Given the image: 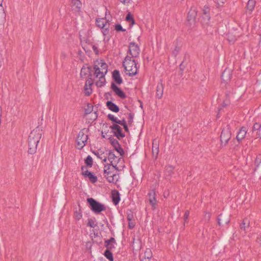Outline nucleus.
<instances>
[{"label":"nucleus","mask_w":261,"mask_h":261,"mask_svg":"<svg viewBox=\"0 0 261 261\" xmlns=\"http://www.w3.org/2000/svg\"><path fill=\"white\" fill-rule=\"evenodd\" d=\"M42 136V130L36 128L33 130L28 139L29 150L28 152L30 154L34 153L37 149V147Z\"/></svg>","instance_id":"nucleus-1"},{"label":"nucleus","mask_w":261,"mask_h":261,"mask_svg":"<svg viewBox=\"0 0 261 261\" xmlns=\"http://www.w3.org/2000/svg\"><path fill=\"white\" fill-rule=\"evenodd\" d=\"M118 167H115L110 164H104L103 175L109 182L115 183L118 180L119 176L117 174Z\"/></svg>","instance_id":"nucleus-2"},{"label":"nucleus","mask_w":261,"mask_h":261,"mask_svg":"<svg viewBox=\"0 0 261 261\" xmlns=\"http://www.w3.org/2000/svg\"><path fill=\"white\" fill-rule=\"evenodd\" d=\"M127 74L129 76H133L137 73V68L136 63L134 60H132L131 57L127 55L123 63Z\"/></svg>","instance_id":"nucleus-3"},{"label":"nucleus","mask_w":261,"mask_h":261,"mask_svg":"<svg viewBox=\"0 0 261 261\" xmlns=\"http://www.w3.org/2000/svg\"><path fill=\"white\" fill-rule=\"evenodd\" d=\"M94 69L95 70L94 75L103 76L108 71V66L106 63L103 61H96L94 65Z\"/></svg>","instance_id":"nucleus-4"},{"label":"nucleus","mask_w":261,"mask_h":261,"mask_svg":"<svg viewBox=\"0 0 261 261\" xmlns=\"http://www.w3.org/2000/svg\"><path fill=\"white\" fill-rule=\"evenodd\" d=\"M96 23L98 27L102 29V32L104 36L108 34L110 25L109 19L107 20L106 17H97Z\"/></svg>","instance_id":"nucleus-5"},{"label":"nucleus","mask_w":261,"mask_h":261,"mask_svg":"<svg viewBox=\"0 0 261 261\" xmlns=\"http://www.w3.org/2000/svg\"><path fill=\"white\" fill-rule=\"evenodd\" d=\"M87 201L91 206V210L95 213L98 214L106 210V207L103 204L97 202L92 198H88Z\"/></svg>","instance_id":"nucleus-6"},{"label":"nucleus","mask_w":261,"mask_h":261,"mask_svg":"<svg viewBox=\"0 0 261 261\" xmlns=\"http://www.w3.org/2000/svg\"><path fill=\"white\" fill-rule=\"evenodd\" d=\"M231 137V133L230 130V126L228 125H227L225 127H224L222 132L220 136L221 143H224V145L226 144L228 142V140L230 139Z\"/></svg>","instance_id":"nucleus-7"},{"label":"nucleus","mask_w":261,"mask_h":261,"mask_svg":"<svg viewBox=\"0 0 261 261\" xmlns=\"http://www.w3.org/2000/svg\"><path fill=\"white\" fill-rule=\"evenodd\" d=\"M248 128L247 127L245 126H242L238 132L236 138L237 140V141L239 143H240L243 139H244L245 138L249 139L251 137H252L250 133H248Z\"/></svg>","instance_id":"nucleus-8"},{"label":"nucleus","mask_w":261,"mask_h":261,"mask_svg":"<svg viewBox=\"0 0 261 261\" xmlns=\"http://www.w3.org/2000/svg\"><path fill=\"white\" fill-rule=\"evenodd\" d=\"M107 159L110 162L109 164H110L115 167H117L118 163L123 162V159L118 156H117L113 152H109L108 155H107Z\"/></svg>","instance_id":"nucleus-9"},{"label":"nucleus","mask_w":261,"mask_h":261,"mask_svg":"<svg viewBox=\"0 0 261 261\" xmlns=\"http://www.w3.org/2000/svg\"><path fill=\"white\" fill-rule=\"evenodd\" d=\"M88 140V135L85 134L83 130L80 131L77 137V145L79 149L82 148Z\"/></svg>","instance_id":"nucleus-10"},{"label":"nucleus","mask_w":261,"mask_h":261,"mask_svg":"<svg viewBox=\"0 0 261 261\" xmlns=\"http://www.w3.org/2000/svg\"><path fill=\"white\" fill-rule=\"evenodd\" d=\"M140 48L138 45L134 42H131L129 45V54L132 58H137L140 54Z\"/></svg>","instance_id":"nucleus-11"},{"label":"nucleus","mask_w":261,"mask_h":261,"mask_svg":"<svg viewBox=\"0 0 261 261\" xmlns=\"http://www.w3.org/2000/svg\"><path fill=\"white\" fill-rule=\"evenodd\" d=\"M111 89L115 93V94L120 98H124L126 97V95L125 93L121 90L120 88L117 86L115 83H112Z\"/></svg>","instance_id":"nucleus-12"},{"label":"nucleus","mask_w":261,"mask_h":261,"mask_svg":"<svg viewBox=\"0 0 261 261\" xmlns=\"http://www.w3.org/2000/svg\"><path fill=\"white\" fill-rule=\"evenodd\" d=\"M108 118H109V119L115 122L116 123L122 125L126 131L128 130V128L126 125L125 121L124 120H120L118 119L117 117H115L112 114H109Z\"/></svg>","instance_id":"nucleus-13"},{"label":"nucleus","mask_w":261,"mask_h":261,"mask_svg":"<svg viewBox=\"0 0 261 261\" xmlns=\"http://www.w3.org/2000/svg\"><path fill=\"white\" fill-rule=\"evenodd\" d=\"M159 151V141L155 139L152 142V152L153 156L156 159Z\"/></svg>","instance_id":"nucleus-14"},{"label":"nucleus","mask_w":261,"mask_h":261,"mask_svg":"<svg viewBox=\"0 0 261 261\" xmlns=\"http://www.w3.org/2000/svg\"><path fill=\"white\" fill-rule=\"evenodd\" d=\"M110 128L117 137H123L124 136V135L122 133V129L121 127L118 124H114L110 126Z\"/></svg>","instance_id":"nucleus-15"},{"label":"nucleus","mask_w":261,"mask_h":261,"mask_svg":"<svg viewBox=\"0 0 261 261\" xmlns=\"http://www.w3.org/2000/svg\"><path fill=\"white\" fill-rule=\"evenodd\" d=\"M112 77L114 81L116 82V84L118 85H120L122 83V79L120 76V74L119 71L117 70H115L113 72Z\"/></svg>","instance_id":"nucleus-16"},{"label":"nucleus","mask_w":261,"mask_h":261,"mask_svg":"<svg viewBox=\"0 0 261 261\" xmlns=\"http://www.w3.org/2000/svg\"><path fill=\"white\" fill-rule=\"evenodd\" d=\"M155 192L152 191L148 193V200L153 209L155 208L156 200L155 197Z\"/></svg>","instance_id":"nucleus-17"},{"label":"nucleus","mask_w":261,"mask_h":261,"mask_svg":"<svg viewBox=\"0 0 261 261\" xmlns=\"http://www.w3.org/2000/svg\"><path fill=\"white\" fill-rule=\"evenodd\" d=\"M256 2L255 0L248 1L246 7V10L247 13H248L249 14H250L253 10L256 5Z\"/></svg>","instance_id":"nucleus-18"},{"label":"nucleus","mask_w":261,"mask_h":261,"mask_svg":"<svg viewBox=\"0 0 261 261\" xmlns=\"http://www.w3.org/2000/svg\"><path fill=\"white\" fill-rule=\"evenodd\" d=\"M255 133L256 136L261 138V123H255L252 128V133Z\"/></svg>","instance_id":"nucleus-19"},{"label":"nucleus","mask_w":261,"mask_h":261,"mask_svg":"<svg viewBox=\"0 0 261 261\" xmlns=\"http://www.w3.org/2000/svg\"><path fill=\"white\" fill-rule=\"evenodd\" d=\"M115 240L113 238H111L110 240H106L105 242V246L108 250H110L115 248Z\"/></svg>","instance_id":"nucleus-20"},{"label":"nucleus","mask_w":261,"mask_h":261,"mask_svg":"<svg viewBox=\"0 0 261 261\" xmlns=\"http://www.w3.org/2000/svg\"><path fill=\"white\" fill-rule=\"evenodd\" d=\"M95 154L100 159L102 160L104 163L107 160V153H105L102 150H99L95 153Z\"/></svg>","instance_id":"nucleus-21"},{"label":"nucleus","mask_w":261,"mask_h":261,"mask_svg":"<svg viewBox=\"0 0 261 261\" xmlns=\"http://www.w3.org/2000/svg\"><path fill=\"white\" fill-rule=\"evenodd\" d=\"M95 77L99 78V80L97 81H96V82H95V84L97 87H101L105 84L106 80H105V75H103V76L97 75V76H95Z\"/></svg>","instance_id":"nucleus-22"},{"label":"nucleus","mask_w":261,"mask_h":261,"mask_svg":"<svg viewBox=\"0 0 261 261\" xmlns=\"http://www.w3.org/2000/svg\"><path fill=\"white\" fill-rule=\"evenodd\" d=\"M107 106L113 112H118L119 110L118 107L111 101H108L107 102Z\"/></svg>","instance_id":"nucleus-23"},{"label":"nucleus","mask_w":261,"mask_h":261,"mask_svg":"<svg viewBox=\"0 0 261 261\" xmlns=\"http://www.w3.org/2000/svg\"><path fill=\"white\" fill-rule=\"evenodd\" d=\"M163 89L164 88L162 84L160 83L157 85L156 93V96L159 98H161L162 97L163 94Z\"/></svg>","instance_id":"nucleus-24"},{"label":"nucleus","mask_w":261,"mask_h":261,"mask_svg":"<svg viewBox=\"0 0 261 261\" xmlns=\"http://www.w3.org/2000/svg\"><path fill=\"white\" fill-rule=\"evenodd\" d=\"M114 146H115V149L117 153L119 154L120 156H122L124 153V151L121 147L119 146L118 141H115L113 142Z\"/></svg>","instance_id":"nucleus-25"},{"label":"nucleus","mask_w":261,"mask_h":261,"mask_svg":"<svg viewBox=\"0 0 261 261\" xmlns=\"http://www.w3.org/2000/svg\"><path fill=\"white\" fill-rule=\"evenodd\" d=\"M225 217L224 216H223L222 215H220L218 218V223L219 225H221L222 223H225V224H227L229 220V219L228 218H226L225 219Z\"/></svg>","instance_id":"nucleus-26"},{"label":"nucleus","mask_w":261,"mask_h":261,"mask_svg":"<svg viewBox=\"0 0 261 261\" xmlns=\"http://www.w3.org/2000/svg\"><path fill=\"white\" fill-rule=\"evenodd\" d=\"M112 198H113V203L115 205H117L119 203V200H120V198H119V196L118 192H116L115 193H113Z\"/></svg>","instance_id":"nucleus-27"},{"label":"nucleus","mask_w":261,"mask_h":261,"mask_svg":"<svg viewBox=\"0 0 261 261\" xmlns=\"http://www.w3.org/2000/svg\"><path fill=\"white\" fill-rule=\"evenodd\" d=\"M152 256L151 250L150 249H146L144 252L145 259H149Z\"/></svg>","instance_id":"nucleus-28"},{"label":"nucleus","mask_w":261,"mask_h":261,"mask_svg":"<svg viewBox=\"0 0 261 261\" xmlns=\"http://www.w3.org/2000/svg\"><path fill=\"white\" fill-rule=\"evenodd\" d=\"M90 71V70L88 67H84L81 69V75L82 77L85 76H86V74H87L88 73H89Z\"/></svg>","instance_id":"nucleus-29"},{"label":"nucleus","mask_w":261,"mask_h":261,"mask_svg":"<svg viewBox=\"0 0 261 261\" xmlns=\"http://www.w3.org/2000/svg\"><path fill=\"white\" fill-rule=\"evenodd\" d=\"M82 217V212L80 210L76 211L74 213V218L76 220H80Z\"/></svg>","instance_id":"nucleus-30"},{"label":"nucleus","mask_w":261,"mask_h":261,"mask_svg":"<svg viewBox=\"0 0 261 261\" xmlns=\"http://www.w3.org/2000/svg\"><path fill=\"white\" fill-rule=\"evenodd\" d=\"M105 256L110 260L113 261V257L112 252L110 250L107 249L105 252Z\"/></svg>","instance_id":"nucleus-31"},{"label":"nucleus","mask_w":261,"mask_h":261,"mask_svg":"<svg viewBox=\"0 0 261 261\" xmlns=\"http://www.w3.org/2000/svg\"><path fill=\"white\" fill-rule=\"evenodd\" d=\"M249 221L247 219H245L243 220L242 223L241 224V228L242 229H243L244 230H246V227H248L249 226Z\"/></svg>","instance_id":"nucleus-32"},{"label":"nucleus","mask_w":261,"mask_h":261,"mask_svg":"<svg viewBox=\"0 0 261 261\" xmlns=\"http://www.w3.org/2000/svg\"><path fill=\"white\" fill-rule=\"evenodd\" d=\"M173 170V167L172 166H168L165 169V174L167 176H170Z\"/></svg>","instance_id":"nucleus-33"},{"label":"nucleus","mask_w":261,"mask_h":261,"mask_svg":"<svg viewBox=\"0 0 261 261\" xmlns=\"http://www.w3.org/2000/svg\"><path fill=\"white\" fill-rule=\"evenodd\" d=\"M87 177H88L89 180L93 183L97 181V177L91 172L88 173Z\"/></svg>","instance_id":"nucleus-34"},{"label":"nucleus","mask_w":261,"mask_h":261,"mask_svg":"<svg viewBox=\"0 0 261 261\" xmlns=\"http://www.w3.org/2000/svg\"><path fill=\"white\" fill-rule=\"evenodd\" d=\"M85 163L87 165L91 166L93 164L92 158L90 155H88L85 160Z\"/></svg>","instance_id":"nucleus-35"},{"label":"nucleus","mask_w":261,"mask_h":261,"mask_svg":"<svg viewBox=\"0 0 261 261\" xmlns=\"http://www.w3.org/2000/svg\"><path fill=\"white\" fill-rule=\"evenodd\" d=\"M195 22V17H188L187 19V24L189 26L193 25Z\"/></svg>","instance_id":"nucleus-36"},{"label":"nucleus","mask_w":261,"mask_h":261,"mask_svg":"<svg viewBox=\"0 0 261 261\" xmlns=\"http://www.w3.org/2000/svg\"><path fill=\"white\" fill-rule=\"evenodd\" d=\"M85 92L86 95H90L92 92V90L91 89V87H89L88 86L85 85Z\"/></svg>","instance_id":"nucleus-37"},{"label":"nucleus","mask_w":261,"mask_h":261,"mask_svg":"<svg viewBox=\"0 0 261 261\" xmlns=\"http://www.w3.org/2000/svg\"><path fill=\"white\" fill-rule=\"evenodd\" d=\"M82 174L86 177H87V176H88V173H90V172H89L87 168L86 167H82Z\"/></svg>","instance_id":"nucleus-38"},{"label":"nucleus","mask_w":261,"mask_h":261,"mask_svg":"<svg viewBox=\"0 0 261 261\" xmlns=\"http://www.w3.org/2000/svg\"><path fill=\"white\" fill-rule=\"evenodd\" d=\"M87 225L88 226H90L91 228H94L96 225L95 223V221L92 219H88Z\"/></svg>","instance_id":"nucleus-39"},{"label":"nucleus","mask_w":261,"mask_h":261,"mask_svg":"<svg viewBox=\"0 0 261 261\" xmlns=\"http://www.w3.org/2000/svg\"><path fill=\"white\" fill-rule=\"evenodd\" d=\"M92 111V106L88 105L87 106V108L85 109V114H90Z\"/></svg>","instance_id":"nucleus-40"},{"label":"nucleus","mask_w":261,"mask_h":261,"mask_svg":"<svg viewBox=\"0 0 261 261\" xmlns=\"http://www.w3.org/2000/svg\"><path fill=\"white\" fill-rule=\"evenodd\" d=\"M93 83V80L90 77V78L88 79L87 80V81H86V82L85 85H86L88 86L89 87H91V86L92 85Z\"/></svg>","instance_id":"nucleus-41"},{"label":"nucleus","mask_w":261,"mask_h":261,"mask_svg":"<svg viewBox=\"0 0 261 261\" xmlns=\"http://www.w3.org/2000/svg\"><path fill=\"white\" fill-rule=\"evenodd\" d=\"M93 83V80L90 77V78L88 79L87 80V81H86V82L85 85H86L88 86L89 87H91V86L92 85Z\"/></svg>","instance_id":"nucleus-42"},{"label":"nucleus","mask_w":261,"mask_h":261,"mask_svg":"<svg viewBox=\"0 0 261 261\" xmlns=\"http://www.w3.org/2000/svg\"><path fill=\"white\" fill-rule=\"evenodd\" d=\"M196 12H195V9L193 10L191 9L189 12L188 14V16H194L195 15H196Z\"/></svg>","instance_id":"nucleus-43"},{"label":"nucleus","mask_w":261,"mask_h":261,"mask_svg":"<svg viewBox=\"0 0 261 261\" xmlns=\"http://www.w3.org/2000/svg\"><path fill=\"white\" fill-rule=\"evenodd\" d=\"M115 30L117 31H125V30L123 29L121 25L119 24L115 25Z\"/></svg>","instance_id":"nucleus-44"},{"label":"nucleus","mask_w":261,"mask_h":261,"mask_svg":"<svg viewBox=\"0 0 261 261\" xmlns=\"http://www.w3.org/2000/svg\"><path fill=\"white\" fill-rule=\"evenodd\" d=\"M229 72L228 71H227L226 70H225L224 71V72L223 73V74H222V77L223 79V80L224 81H227L228 80L229 78L228 77V79H225V75H229Z\"/></svg>","instance_id":"nucleus-45"},{"label":"nucleus","mask_w":261,"mask_h":261,"mask_svg":"<svg viewBox=\"0 0 261 261\" xmlns=\"http://www.w3.org/2000/svg\"><path fill=\"white\" fill-rule=\"evenodd\" d=\"M260 163H261V156H258L256 158L255 163L256 165V166H258Z\"/></svg>","instance_id":"nucleus-46"},{"label":"nucleus","mask_w":261,"mask_h":261,"mask_svg":"<svg viewBox=\"0 0 261 261\" xmlns=\"http://www.w3.org/2000/svg\"><path fill=\"white\" fill-rule=\"evenodd\" d=\"M4 15H6V14L4 11V8L2 5V6H0V16H3Z\"/></svg>","instance_id":"nucleus-47"},{"label":"nucleus","mask_w":261,"mask_h":261,"mask_svg":"<svg viewBox=\"0 0 261 261\" xmlns=\"http://www.w3.org/2000/svg\"><path fill=\"white\" fill-rule=\"evenodd\" d=\"M189 211H187L186 212H185V214L184 215V220H185V221H187V220H188V217L189 216Z\"/></svg>","instance_id":"nucleus-48"},{"label":"nucleus","mask_w":261,"mask_h":261,"mask_svg":"<svg viewBox=\"0 0 261 261\" xmlns=\"http://www.w3.org/2000/svg\"><path fill=\"white\" fill-rule=\"evenodd\" d=\"M208 12H209L208 7L204 6V9H203V14L204 15H206L208 13Z\"/></svg>","instance_id":"nucleus-49"},{"label":"nucleus","mask_w":261,"mask_h":261,"mask_svg":"<svg viewBox=\"0 0 261 261\" xmlns=\"http://www.w3.org/2000/svg\"><path fill=\"white\" fill-rule=\"evenodd\" d=\"M179 47H176L174 50L173 51V54L175 55V56H176V55L177 54V53H178V51H179Z\"/></svg>","instance_id":"nucleus-50"},{"label":"nucleus","mask_w":261,"mask_h":261,"mask_svg":"<svg viewBox=\"0 0 261 261\" xmlns=\"http://www.w3.org/2000/svg\"><path fill=\"white\" fill-rule=\"evenodd\" d=\"M128 226L130 228H133L135 226V224L133 222L130 221H129V223H128Z\"/></svg>","instance_id":"nucleus-51"},{"label":"nucleus","mask_w":261,"mask_h":261,"mask_svg":"<svg viewBox=\"0 0 261 261\" xmlns=\"http://www.w3.org/2000/svg\"><path fill=\"white\" fill-rule=\"evenodd\" d=\"M127 21L130 22L132 21L133 23H134V20H133V17H125Z\"/></svg>","instance_id":"nucleus-52"},{"label":"nucleus","mask_w":261,"mask_h":261,"mask_svg":"<svg viewBox=\"0 0 261 261\" xmlns=\"http://www.w3.org/2000/svg\"><path fill=\"white\" fill-rule=\"evenodd\" d=\"M204 217L205 219H209L210 218V214L209 213H206Z\"/></svg>","instance_id":"nucleus-53"},{"label":"nucleus","mask_w":261,"mask_h":261,"mask_svg":"<svg viewBox=\"0 0 261 261\" xmlns=\"http://www.w3.org/2000/svg\"><path fill=\"white\" fill-rule=\"evenodd\" d=\"M130 0H120V1L124 4L128 3Z\"/></svg>","instance_id":"nucleus-54"},{"label":"nucleus","mask_w":261,"mask_h":261,"mask_svg":"<svg viewBox=\"0 0 261 261\" xmlns=\"http://www.w3.org/2000/svg\"><path fill=\"white\" fill-rule=\"evenodd\" d=\"M257 241L260 244H261V237H259V238H258L257 239Z\"/></svg>","instance_id":"nucleus-55"},{"label":"nucleus","mask_w":261,"mask_h":261,"mask_svg":"<svg viewBox=\"0 0 261 261\" xmlns=\"http://www.w3.org/2000/svg\"><path fill=\"white\" fill-rule=\"evenodd\" d=\"M126 16H132V14L130 13V12H128L127 15H126Z\"/></svg>","instance_id":"nucleus-56"},{"label":"nucleus","mask_w":261,"mask_h":261,"mask_svg":"<svg viewBox=\"0 0 261 261\" xmlns=\"http://www.w3.org/2000/svg\"><path fill=\"white\" fill-rule=\"evenodd\" d=\"M3 1V0H0V6L2 5Z\"/></svg>","instance_id":"nucleus-57"},{"label":"nucleus","mask_w":261,"mask_h":261,"mask_svg":"<svg viewBox=\"0 0 261 261\" xmlns=\"http://www.w3.org/2000/svg\"><path fill=\"white\" fill-rule=\"evenodd\" d=\"M128 220H129V221H131L130 220V217L129 216H128Z\"/></svg>","instance_id":"nucleus-58"},{"label":"nucleus","mask_w":261,"mask_h":261,"mask_svg":"<svg viewBox=\"0 0 261 261\" xmlns=\"http://www.w3.org/2000/svg\"><path fill=\"white\" fill-rule=\"evenodd\" d=\"M228 39L229 41H230V42L233 41L232 40H231V39H230L229 38H228Z\"/></svg>","instance_id":"nucleus-59"},{"label":"nucleus","mask_w":261,"mask_h":261,"mask_svg":"<svg viewBox=\"0 0 261 261\" xmlns=\"http://www.w3.org/2000/svg\"><path fill=\"white\" fill-rule=\"evenodd\" d=\"M4 20H2V21H0V22H1V23H3V22H4Z\"/></svg>","instance_id":"nucleus-60"}]
</instances>
